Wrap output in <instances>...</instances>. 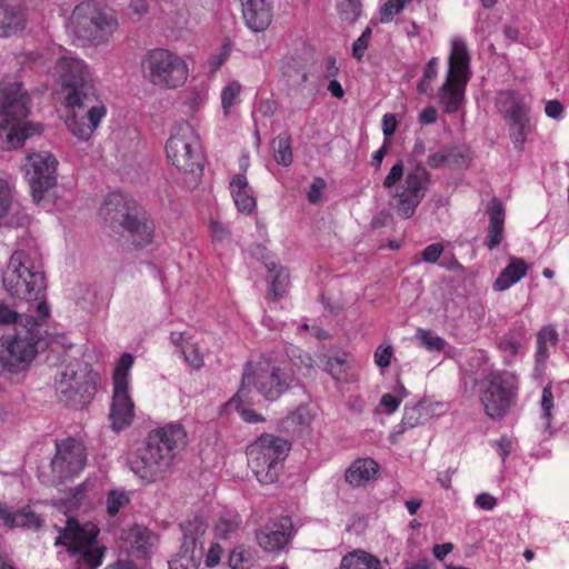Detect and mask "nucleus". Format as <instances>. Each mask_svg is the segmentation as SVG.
Returning a JSON list of instances; mask_svg holds the SVG:
<instances>
[{
  "label": "nucleus",
  "mask_w": 569,
  "mask_h": 569,
  "mask_svg": "<svg viewBox=\"0 0 569 569\" xmlns=\"http://www.w3.org/2000/svg\"><path fill=\"white\" fill-rule=\"evenodd\" d=\"M27 320L31 326L24 333H17L0 339V362L10 372L26 370L37 355V340L33 331L34 325L39 321L33 315Z\"/></svg>",
  "instance_id": "dca6fc26"
},
{
  "label": "nucleus",
  "mask_w": 569,
  "mask_h": 569,
  "mask_svg": "<svg viewBox=\"0 0 569 569\" xmlns=\"http://www.w3.org/2000/svg\"><path fill=\"white\" fill-rule=\"evenodd\" d=\"M475 503L482 510H492L497 505V499L490 493L483 492L476 497Z\"/></svg>",
  "instance_id": "774afa93"
},
{
  "label": "nucleus",
  "mask_w": 569,
  "mask_h": 569,
  "mask_svg": "<svg viewBox=\"0 0 569 569\" xmlns=\"http://www.w3.org/2000/svg\"><path fill=\"white\" fill-rule=\"evenodd\" d=\"M13 206V193L11 184L6 179H0V226L4 218L12 210Z\"/></svg>",
  "instance_id": "8fccbe9b"
},
{
  "label": "nucleus",
  "mask_w": 569,
  "mask_h": 569,
  "mask_svg": "<svg viewBox=\"0 0 569 569\" xmlns=\"http://www.w3.org/2000/svg\"><path fill=\"white\" fill-rule=\"evenodd\" d=\"M378 463L370 459L356 460L346 471V480L353 487H360L375 478L378 472Z\"/></svg>",
  "instance_id": "7c9ffc66"
},
{
  "label": "nucleus",
  "mask_w": 569,
  "mask_h": 569,
  "mask_svg": "<svg viewBox=\"0 0 569 569\" xmlns=\"http://www.w3.org/2000/svg\"><path fill=\"white\" fill-rule=\"evenodd\" d=\"M371 36H372L371 28L367 27L362 31L361 36L353 42V44H352V56L357 60H361L362 57L365 56V53H366V51L368 49V44L370 42Z\"/></svg>",
  "instance_id": "bf43d9fd"
},
{
  "label": "nucleus",
  "mask_w": 569,
  "mask_h": 569,
  "mask_svg": "<svg viewBox=\"0 0 569 569\" xmlns=\"http://www.w3.org/2000/svg\"><path fill=\"white\" fill-rule=\"evenodd\" d=\"M445 408L440 402L419 401L416 403H407L403 408V415L399 425V432L425 425L436 415H440Z\"/></svg>",
  "instance_id": "5701e85b"
},
{
  "label": "nucleus",
  "mask_w": 569,
  "mask_h": 569,
  "mask_svg": "<svg viewBox=\"0 0 569 569\" xmlns=\"http://www.w3.org/2000/svg\"><path fill=\"white\" fill-rule=\"evenodd\" d=\"M47 60L54 62L53 77L62 86L63 121L67 129L78 141H89L106 118L107 107L98 98L88 63L61 47L49 53Z\"/></svg>",
  "instance_id": "f257e3e1"
},
{
  "label": "nucleus",
  "mask_w": 569,
  "mask_h": 569,
  "mask_svg": "<svg viewBox=\"0 0 569 569\" xmlns=\"http://www.w3.org/2000/svg\"><path fill=\"white\" fill-rule=\"evenodd\" d=\"M230 192L240 212L249 214L254 211L256 198L244 176L238 174L230 181Z\"/></svg>",
  "instance_id": "c85d7f7f"
},
{
  "label": "nucleus",
  "mask_w": 569,
  "mask_h": 569,
  "mask_svg": "<svg viewBox=\"0 0 569 569\" xmlns=\"http://www.w3.org/2000/svg\"><path fill=\"white\" fill-rule=\"evenodd\" d=\"M2 282L11 297L33 303L37 320H44L49 316V307L41 300L44 276L29 252L17 250L11 254Z\"/></svg>",
  "instance_id": "20e7f679"
},
{
  "label": "nucleus",
  "mask_w": 569,
  "mask_h": 569,
  "mask_svg": "<svg viewBox=\"0 0 569 569\" xmlns=\"http://www.w3.org/2000/svg\"><path fill=\"white\" fill-rule=\"evenodd\" d=\"M133 357L123 353L117 361L112 375V396L108 420L110 428L120 432L129 428L136 418V407L131 395L130 371Z\"/></svg>",
  "instance_id": "ddd939ff"
},
{
  "label": "nucleus",
  "mask_w": 569,
  "mask_h": 569,
  "mask_svg": "<svg viewBox=\"0 0 569 569\" xmlns=\"http://www.w3.org/2000/svg\"><path fill=\"white\" fill-rule=\"evenodd\" d=\"M122 538L131 545L132 552H138L142 557H147L158 541L149 529L140 526L130 528Z\"/></svg>",
  "instance_id": "2f4dec72"
},
{
  "label": "nucleus",
  "mask_w": 569,
  "mask_h": 569,
  "mask_svg": "<svg viewBox=\"0 0 569 569\" xmlns=\"http://www.w3.org/2000/svg\"><path fill=\"white\" fill-rule=\"evenodd\" d=\"M325 371L329 372L335 380H340L341 375L345 372L343 366L347 362V356H337L332 358H319Z\"/></svg>",
  "instance_id": "3c124183"
},
{
  "label": "nucleus",
  "mask_w": 569,
  "mask_h": 569,
  "mask_svg": "<svg viewBox=\"0 0 569 569\" xmlns=\"http://www.w3.org/2000/svg\"><path fill=\"white\" fill-rule=\"evenodd\" d=\"M140 66L143 78L160 89L181 88L189 78V64L186 58L166 48L148 50Z\"/></svg>",
  "instance_id": "9b49d317"
},
{
  "label": "nucleus",
  "mask_w": 569,
  "mask_h": 569,
  "mask_svg": "<svg viewBox=\"0 0 569 569\" xmlns=\"http://www.w3.org/2000/svg\"><path fill=\"white\" fill-rule=\"evenodd\" d=\"M131 493L129 491L112 489L107 496V512L109 516H116L120 509L124 508L130 502Z\"/></svg>",
  "instance_id": "09e8293b"
},
{
  "label": "nucleus",
  "mask_w": 569,
  "mask_h": 569,
  "mask_svg": "<svg viewBox=\"0 0 569 569\" xmlns=\"http://www.w3.org/2000/svg\"><path fill=\"white\" fill-rule=\"evenodd\" d=\"M170 342L190 368L198 370L204 365L203 348L194 336L182 331H172Z\"/></svg>",
  "instance_id": "4be33fe9"
},
{
  "label": "nucleus",
  "mask_w": 569,
  "mask_h": 569,
  "mask_svg": "<svg viewBox=\"0 0 569 569\" xmlns=\"http://www.w3.org/2000/svg\"><path fill=\"white\" fill-rule=\"evenodd\" d=\"M56 157L49 151L28 154L24 164V177L30 187L32 200L37 204L44 202L47 194L57 184Z\"/></svg>",
  "instance_id": "f3484780"
},
{
  "label": "nucleus",
  "mask_w": 569,
  "mask_h": 569,
  "mask_svg": "<svg viewBox=\"0 0 569 569\" xmlns=\"http://www.w3.org/2000/svg\"><path fill=\"white\" fill-rule=\"evenodd\" d=\"M222 555H223L222 547L217 542L212 543L204 557L206 567L214 568L216 566H218L221 560Z\"/></svg>",
  "instance_id": "0e129e2a"
},
{
  "label": "nucleus",
  "mask_w": 569,
  "mask_h": 569,
  "mask_svg": "<svg viewBox=\"0 0 569 569\" xmlns=\"http://www.w3.org/2000/svg\"><path fill=\"white\" fill-rule=\"evenodd\" d=\"M296 375L288 370V361L273 356H262L249 362L240 388L250 393L253 387L267 400H276L295 381Z\"/></svg>",
  "instance_id": "1a4fd4ad"
},
{
  "label": "nucleus",
  "mask_w": 569,
  "mask_h": 569,
  "mask_svg": "<svg viewBox=\"0 0 569 569\" xmlns=\"http://www.w3.org/2000/svg\"><path fill=\"white\" fill-rule=\"evenodd\" d=\"M119 28L117 13L97 1L78 4L67 23L68 32L77 40L92 46L109 42Z\"/></svg>",
  "instance_id": "423d86ee"
},
{
  "label": "nucleus",
  "mask_w": 569,
  "mask_h": 569,
  "mask_svg": "<svg viewBox=\"0 0 569 569\" xmlns=\"http://www.w3.org/2000/svg\"><path fill=\"white\" fill-rule=\"evenodd\" d=\"M508 122L510 129V137L513 143L517 147H520L525 143L527 136L531 131L530 120L528 118V113L511 119Z\"/></svg>",
  "instance_id": "c03bdc74"
},
{
  "label": "nucleus",
  "mask_w": 569,
  "mask_h": 569,
  "mask_svg": "<svg viewBox=\"0 0 569 569\" xmlns=\"http://www.w3.org/2000/svg\"><path fill=\"white\" fill-rule=\"evenodd\" d=\"M230 53H231V46H230V43L229 42L223 43V46L221 47L219 53L212 56L209 59V66H210L211 70L212 71L218 70L227 61V59L229 58Z\"/></svg>",
  "instance_id": "e2e57ef3"
},
{
  "label": "nucleus",
  "mask_w": 569,
  "mask_h": 569,
  "mask_svg": "<svg viewBox=\"0 0 569 569\" xmlns=\"http://www.w3.org/2000/svg\"><path fill=\"white\" fill-rule=\"evenodd\" d=\"M168 161L190 177L189 183L197 184L202 173L201 142L198 133L187 122L174 126L166 143Z\"/></svg>",
  "instance_id": "f8f14e48"
},
{
  "label": "nucleus",
  "mask_w": 569,
  "mask_h": 569,
  "mask_svg": "<svg viewBox=\"0 0 569 569\" xmlns=\"http://www.w3.org/2000/svg\"><path fill=\"white\" fill-rule=\"evenodd\" d=\"M266 267L268 269V281L270 284L269 291L274 298H279L288 288V271L282 267H278L274 262L267 263Z\"/></svg>",
  "instance_id": "4c0bfd02"
},
{
  "label": "nucleus",
  "mask_w": 569,
  "mask_h": 569,
  "mask_svg": "<svg viewBox=\"0 0 569 569\" xmlns=\"http://www.w3.org/2000/svg\"><path fill=\"white\" fill-rule=\"evenodd\" d=\"M292 523L289 518H282L262 527L257 533L259 546L268 552L282 550L291 539Z\"/></svg>",
  "instance_id": "412c9836"
},
{
  "label": "nucleus",
  "mask_w": 569,
  "mask_h": 569,
  "mask_svg": "<svg viewBox=\"0 0 569 569\" xmlns=\"http://www.w3.org/2000/svg\"><path fill=\"white\" fill-rule=\"evenodd\" d=\"M290 442L281 437L263 433L247 447L248 466L260 483L278 479L280 463L290 451Z\"/></svg>",
  "instance_id": "2eb2a0df"
},
{
  "label": "nucleus",
  "mask_w": 569,
  "mask_h": 569,
  "mask_svg": "<svg viewBox=\"0 0 569 569\" xmlns=\"http://www.w3.org/2000/svg\"><path fill=\"white\" fill-rule=\"evenodd\" d=\"M470 77V54L466 41L453 38L450 42L446 79L438 91V100L445 112L453 113L459 110Z\"/></svg>",
  "instance_id": "9d476101"
},
{
  "label": "nucleus",
  "mask_w": 569,
  "mask_h": 569,
  "mask_svg": "<svg viewBox=\"0 0 569 569\" xmlns=\"http://www.w3.org/2000/svg\"><path fill=\"white\" fill-rule=\"evenodd\" d=\"M206 529L203 519L197 516L181 525L182 542L179 551L168 561L169 569H199Z\"/></svg>",
  "instance_id": "6ab92c4d"
},
{
  "label": "nucleus",
  "mask_w": 569,
  "mask_h": 569,
  "mask_svg": "<svg viewBox=\"0 0 569 569\" xmlns=\"http://www.w3.org/2000/svg\"><path fill=\"white\" fill-rule=\"evenodd\" d=\"M140 134L136 128H120L112 134L114 144L121 151L134 149L139 143Z\"/></svg>",
  "instance_id": "a18cd8bd"
},
{
  "label": "nucleus",
  "mask_w": 569,
  "mask_h": 569,
  "mask_svg": "<svg viewBox=\"0 0 569 569\" xmlns=\"http://www.w3.org/2000/svg\"><path fill=\"white\" fill-rule=\"evenodd\" d=\"M489 227L486 246L492 250L503 240L505 208L501 202L493 199L488 206Z\"/></svg>",
  "instance_id": "cd10ccee"
},
{
  "label": "nucleus",
  "mask_w": 569,
  "mask_h": 569,
  "mask_svg": "<svg viewBox=\"0 0 569 569\" xmlns=\"http://www.w3.org/2000/svg\"><path fill=\"white\" fill-rule=\"evenodd\" d=\"M250 402L249 392L246 388H239L238 392L226 403V411H237L241 418L248 423H257L263 421V417L254 410L247 408Z\"/></svg>",
  "instance_id": "f704fd0d"
},
{
  "label": "nucleus",
  "mask_w": 569,
  "mask_h": 569,
  "mask_svg": "<svg viewBox=\"0 0 569 569\" xmlns=\"http://www.w3.org/2000/svg\"><path fill=\"white\" fill-rule=\"evenodd\" d=\"M496 107L506 121L528 113V108L521 97L512 91H501L496 98Z\"/></svg>",
  "instance_id": "473e14b6"
},
{
  "label": "nucleus",
  "mask_w": 569,
  "mask_h": 569,
  "mask_svg": "<svg viewBox=\"0 0 569 569\" xmlns=\"http://www.w3.org/2000/svg\"><path fill=\"white\" fill-rule=\"evenodd\" d=\"M316 417V412L309 406H299L286 418V426L292 431L302 432L310 428Z\"/></svg>",
  "instance_id": "e433bc0d"
},
{
  "label": "nucleus",
  "mask_w": 569,
  "mask_h": 569,
  "mask_svg": "<svg viewBox=\"0 0 569 569\" xmlns=\"http://www.w3.org/2000/svg\"><path fill=\"white\" fill-rule=\"evenodd\" d=\"M209 228L214 242H223L229 238V231L222 223L211 221Z\"/></svg>",
  "instance_id": "69168bd1"
},
{
  "label": "nucleus",
  "mask_w": 569,
  "mask_h": 569,
  "mask_svg": "<svg viewBox=\"0 0 569 569\" xmlns=\"http://www.w3.org/2000/svg\"><path fill=\"white\" fill-rule=\"evenodd\" d=\"M393 357V348L390 345H380L373 353L375 363L380 369H386L390 366Z\"/></svg>",
  "instance_id": "052dcab7"
},
{
  "label": "nucleus",
  "mask_w": 569,
  "mask_h": 569,
  "mask_svg": "<svg viewBox=\"0 0 569 569\" xmlns=\"http://www.w3.org/2000/svg\"><path fill=\"white\" fill-rule=\"evenodd\" d=\"M96 523L69 518L64 528H58L56 546H63L74 569H98L104 559L107 547L99 539Z\"/></svg>",
  "instance_id": "39448f33"
},
{
  "label": "nucleus",
  "mask_w": 569,
  "mask_h": 569,
  "mask_svg": "<svg viewBox=\"0 0 569 569\" xmlns=\"http://www.w3.org/2000/svg\"><path fill=\"white\" fill-rule=\"evenodd\" d=\"M325 188L326 181L322 178H315L307 194L309 202L315 204L320 202Z\"/></svg>",
  "instance_id": "680f3d73"
},
{
  "label": "nucleus",
  "mask_w": 569,
  "mask_h": 569,
  "mask_svg": "<svg viewBox=\"0 0 569 569\" xmlns=\"http://www.w3.org/2000/svg\"><path fill=\"white\" fill-rule=\"evenodd\" d=\"M339 569H381V562L363 550H355L342 558Z\"/></svg>",
  "instance_id": "c9c22d12"
},
{
  "label": "nucleus",
  "mask_w": 569,
  "mask_h": 569,
  "mask_svg": "<svg viewBox=\"0 0 569 569\" xmlns=\"http://www.w3.org/2000/svg\"><path fill=\"white\" fill-rule=\"evenodd\" d=\"M338 9L341 17L348 21H355L361 12L359 0H338Z\"/></svg>",
  "instance_id": "5fc2aeb1"
},
{
  "label": "nucleus",
  "mask_w": 569,
  "mask_h": 569,
  "mask_svg": "<svg viewBox=\"0 0 569 569\" xmlns=\"http://www.w3.org/2000/svg\"><path fill=\"white\" fill-rule=\"evenodd\" d=\"M476 387L483 412L491 420H501L518 402L520 380L513 371L491 370L477 379Z\"/></svg>",
  "instance_id": "6e6552de"
},
{
  "label": "nucleus",
  "mask_w": 569,
  "mask_h": 569,
  "mask_svg": "<svg viewBox=\"0 0 569 569\" xmlns=\"http://www.w3.org/2000/svg\"><path fill=\"white\" fill-rule=\"evenodd\" d=\"M26 16L22 9L7 3L0 9V37H10L23 30Z\"/></svg>",
  "instance_id": "c756f323"
},
{
  "label": "nucleus",
  "mask_w": 569,
  "mask_h": 569,
  "mask_svg": "<svg viewBox=\"0 0 569 569\" xmlns=\"http://www.w3.org/2000/svg\"><path fill=\"white\" fill-rule=\"evenodd\" d=\"M411 0H387L380 8V21L390 22Z\"/></svg>",
  "instance_id": "864d4df0"
},
{
  "label": "nucleus",
  "mask_w": 569,
  "mask_h": 569,
  "mask_svg": "<svg viewBox=\"0 0 569 569\" xmlns=\"http://www.w3.org/2000/svg\"><path fill=\"white\" fill-rule=\"evenodd\" d=\"M289 358L296 371L288 367V370L293 372L296 377H310L315 372L316 366L318 365L309 353L298 352L296 350L289 351Z\"/></svg>",
  "instance_id": "a19ab883"
},
{
  "label": "nucleus",
  "mask_w": 569,
  "mask_h": 569,
  "mask_svg": "<svg viewBox=\"0 0 569 569\" xmlns=\"http://www.w3.org/2000/svg\"><path fill=\"white\" fill-rule=\"evenodd\" d=\"M443 251L441 243H432L422 251V260L426 262H436Z\"/></svg>",
  "instance_id": "338daca9"
},
{
  "label": "nucleus",
  "mask_w": 569,
  "mask_h": 569,
  "mask_svg": "<svg viewBox=\"0 0 569 569\" xmlns=\"http://www.w3.org/2000/svg\"><path fill=\"white\" fill-rule=\"evenodd\" d=\"M529 264L521 258L510 257L508 264L502 269L492 288L496 291H506L526 277Z\"/></svg>",
  "instance_id": "bb28decb"
},
{
  "label": "nucleus",
  "mask_w": 569,
  "mask_h": 569,
  "mask_svg": "<svg viewBox=\"0 0 569 569\" xmlns=\"http://www.w3.org/2000/svg\"><path fill=\"white\" fill-rule=\"evenodd\" d=\"M430 183V173L426 168L417 166L405 171L402 162L396 163L383 180V187L393 201V208L405 219L413 216Z\"/></svg>",
  "instance_id": "0eeeda50"
},
{
  "label": "nucleus",
  "mask_w": 569,
  "mask_h": 569,
  "mask_svg": "<svg viewBox=\"0 0 569 569\" xmlns=\"http://www.w3.org/2000/svg\"><path fill=\"white\" fill-rule=\"evenodd\" d=\"M242 87L238 81L227 83L220 93L221 108L226 118L230 117L233 109L241 102Z\"/></svg>",
  "instance_id": "58836bf2"
},
{
  "label": "nucleus",
  "mask_w": 569,
  "mask_h": 569,
  "mask_svg": "<svg viewBox=\"0 0 569 569\" xmlns=\"http://www.w3.org/2000/svg\"><path fill=\"white\" fill-rule=\"evenodd\" d=\"M240 526V518L236 512L221 515L214 523V533L218 538H228L236 532Z\"/></svg>",
  "instance_id": "de8ad7c7"
},
{
  "label": "nucleus",
  "mask_w": 569,
  "mask_h": 569,
  "mask_svg": "<svg viewBox=\"0 0 569 569\" xmlns=\"http://www.w3.org/2000/svg\"><path fill=\"white\" fill-rule=\"evenodd\" d=\"M32 98L24 84L14 79L0 81V148L14 150L41 132V126L28 120Z\"/></svg>",
  "instance_id": "7ed1b4c3"
},
{
  "label": "nucleus",
  "mask_w": 569,
  "mask_h": 569,
  "mask_svg": "<svg viewBox=\"0 0 569 569\" xmlns=\"http://www.w3.org/2000/svg\"><path fill=\"white\" fill-rule=\"evenodd\" d=\"M251 555L248 550L238 547L229 556V566L231 569H247L250 567Z\"/></svg>",
  "instance_id": "6e6d98bb"
},
{
  "label": "nucleus",
  "mask_w": 569,
  "mask_h": 569,
  "mask_svg": "<svg viewBox=\"0 0 569 569\" xmlns=\"http://www.w3.org/2000/svg\"><path fill=\"white\" fill-rule=\"evenodd\" d=\"M522 347L521 340L511 336L503 337L499 342V348L505 355V362L511 363Z\"/></svg>",
  "instance_id": "603ef678"
},
{
  "label": "nucleus",
  "mask_w": 569,
  "mask_h": 569,
  "mask_svg": "<svg viewBox=\"0 0 569 569\" xmlns=\"http://www.w3.org/2000/svg\"><path fill=\"white\" fill-rule=\"evenodd\" d=\"M57 451L51 461L53 475L60 480L78 476L87 462V451L83 443L68 438L57 443Z\"/></svg>",
  "instance_id": "aec40b11"
},
{
  "label": "nucleus",
  "mask_w": 569,
  "mask_h": 569,
  "mask_svg": "<svg viewBox=\"0 0 569 569\" xmlns=\"http://www.w3.org/2000/svg\"><path fill=\"white\" fill-rule=\"evenodd\" d=\"M101 213L107 220L119 221L137 247H144L151 242L152 222L143 216L129 213L121 193L110 194L101 208Z\"/></svg>",
  "instance_id": "a211bd4d"
},
{
  "label": "nucleus",
  "mask_w": 569,
  "mask_h": 569,
  "mask_svg": "<svg viewBox=\"0 0 569 569\" xmlns=\"http://www.w3.org/2000/svg\"><path fill=\"white\" fill-rule=\"evenodd\" d=\"M274 160L281 166H290L293 160L291 139L287 133L277 136L272 141Z\"/></svg>",
  "instance_id": "79ce46f5"
},
{
  "label": "nucleus",
  "mask_w": 569,
  "mask_h": 569,
  "mask_svg": "<svg viewBox=\"0 0 569 569\" xmlns=\"http://www.w3.org/2000/svg\"><path fill=\"white\" fill-rule=\"evenodd\" d=\"M148 0H130L126 16L132 21H139L148 12Z\"/></svg>",
  "instance_id": "13d9d810"
},
{
  "label": "nucleus",
  "mask_w": 569,
  "mask_h": 569,
  "mask_svg": "<svg viewBox=\"0 0 569 569\" xmlns=\"http://www.w3.org/2000/svg\"><path fill=\"white\" fill-rule=\"evenodd\" d=\"M141 443L128 465L141 482L149 485L171 471L178 453L188 443V433L182 425L170 422L151 430Z\"/></svg>",
  "instance_id": "f03ea898"
},
{
  "label": "nucleus",
  "mask_w": 569,
  "mask_h": 569,
  "mask_svg": "<svg viewBox=\"0 0 569 569\" xmlns=\"http://www.w3.org/2000/svg\"><path fill=\"white\" fill-rule=\"evenodd\" d=\"M408 396V390L402 383H397V386L389 392H386L381 396L379 406L382 411L387 415L395 413L400 403Z\"/></svg>",
  "instance_id": "37998d69"
},
{
  "label": "nucleus",
  "mask_w": 569,
  "mask_h": 569,
  "mask_svg": "<svg viewBox=\"0 0 569 569\" xmlns=\"http://www.w3.org/2000/svg\"><path fill=\"white\" fill-rule=\"evenodd\" d=\"M101 485L98 480L88 479L78 486L66 501L69 511L88 510L100 501Z\"/></svg>",
  "instance_id": "393cba45"
},
{
  "label": "nucleus",
  "mask_w": 569,
  "mask_h": 569,
  "mask_svg": "<svg viewBox=\"0 0 569 569\" xmlns=\"http://www.w3.org/2000/svg\"><path fill=\"white\" fill-rule=\"evenodd\" d=\"M0 521L8 529H38L42 523V519L32 510L31 506L27 505L14 510L2 501H0Z\"/></svg>",
  "instance_id": "b1692460"
},
{
  "label": "nucleus",
  "mask_w": 569,
  "mask_h": 569,
  "mask_svg": "<svg viewBox=\"0 0 569 569\" xmlns=\"http://www.w3.org/2000/svg\"><path fill=\"white\" fill-rule=\"evenodd\" d=\"M246 24L254 32L263 31L271 22L269 0H240Z\"/></svg>",
  "instance_id": "a878e982"
},
{
  "label": "nucleus",
  "mask_w": 569,
  "mask_h": 569,
  "mask_svg": "<svg viewBox=\"0 0 569 569\" xmlns=\"http://www.w3.org/2000/svg\"><path fill=\"white\" fill-rule=\"evenodd\" d=\"M541 408L543 411L542 418L545 420V427L548 429L551 423L552 408H553V396H552L551 386H546L542 390Z\"/></svg>",
  "instance_id": "4d7b16f0"
},
{
  "label": "nucleus",
  "mask_w": 569,
  "mask_h": 569,
  "mask_svg": "<svg viewBox=\"0 0 569 569\" xmlns=\"http://www.w3.org/2000/svg\"><path fill=\"white\" fill-rule=\"evenodd\" d=\"M558 340V333L551 326L543 327L537 337V361H543L548 356V349L555 346Z\"/></svg>",
  "instance_id": "49530a36"
},
{
  "label": "nucleus",
  "mask_w": 569,
  "mask_h": 569,
  "mask_svg": "<svg viewBox=\"0 0 569 569\" xmlns=\"http://www.w3.org/2000/svg\"><path fill=\"white\" fill-rule=\"evenodd\" d=\"M470 157L468 150L460 148H445L439 150L428 158V164L431 168L438 169L446 164H455L461 167L469 162Z\"/></svg>",
  "instance_id": "72a5a7b5"
},
{
  "label": "nucleus",
  "mask_w": 569,
  "mask_h": 569,
  "mask_svg": "<svg viewBox=\"0 0 569 569\" xmlns=\"http://www.w3.org/2000/svg\"><path fill=\"white\" fill-rule=\"evenodd\" d=\"M56 396L63 406L80 409L89 403L94 390V376L83 361L72 360L59 368L54 381Z\"/></svg>",
  "instance_id": "4468645a"
},
{
  "label": "nucleus",
  "mask_w": 569,
  "mask_h": 569,
  "mask_svg": "<svg viewBox=\"0 0 569 569\" xmlns=\"http://www.w3.org/2000/svg\"><path fill=\"white\" fill-rule=\"evenodd\" d=\"M413 339L419 347L429 352L442 351L447 346V341L442 337L429 329L418 328Z\"/></svg>",
  "instance_id": "ea45409f"
}]
</instances>
